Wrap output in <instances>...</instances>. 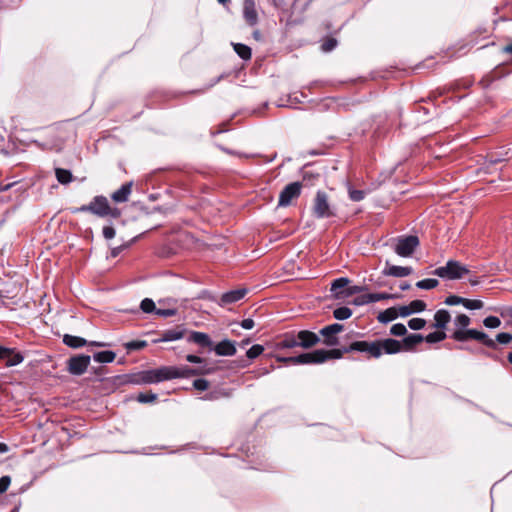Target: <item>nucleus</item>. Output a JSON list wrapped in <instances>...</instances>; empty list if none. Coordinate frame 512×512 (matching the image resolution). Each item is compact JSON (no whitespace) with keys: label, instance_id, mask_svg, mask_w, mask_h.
I'll list each match as a JSON object with an SVG mask.
<instances>
[{"label":"nucleus","instance_id":"nucleus-1","mask_svg":"<svg viewBox=\"0 0 512 512\" xmlns=\"http://www.w3.org/2000/svg\"><path fill=\"white\" fill-rule=\"evenodd\" d=\"M345 352H363L367 353L369 357L379 358L383 353L396 354L401 351V343L398 340L387 338L384 340H376L373 342L368 341H355L348 347L344 348Z\"/></svg>","mask_w":512,"mask_h":512},{"label":"nucleus","instance_id":"nucleus-2","mask_svg":"<svg viewBox=\"0 0 512 512\" xmlns=\"http://www.w3.org/2000/svg\"><path fill=\"white\" fill-rule=\"evenodd\" d=\"M174 366H162L156 369L146 370L141 373V380L146 384L159 383L175 379Z\"/></svg>","mask_w":512,"mask_h":512},{"label":"nucleus","instance_id":"nucleus-3","mask_svg":"<svg viewBox=\"0 0 512 512\" xmlns=\"http://www.w3.org/2000/svg\"><path fill=\"white\" fill-rule=\"evenodd\" d=\"M469 272L465 265L455 260H449L445 266L438 267L433 274L450 280L460 279Z\"/></svg>","mask_w":512,"mask_h":512},{"label":"nucleus","instance_id":"nucleus-4","mask_svg":"<svg viewBox=\"0 0 512 512\" xmlns=\"http://www.w3.org/2000/svg\"><path fill=\"white\" fill-rule=\"evenodd\" d=\"M419 245V239L417 236H406L399 238L395 245V252L401 257H409L413 254L417 246Z\"/></svg>","mask_w":512,"mask_h":512},{"label":"nucleus","instance_id":"nucleus-5","mask_svg":"<svg viewBox=\"0 0 512 512\" xmlns=\"http://www.w3.org/2000/svg\"><path fill=\"white\" fill-rule=\"evenodd\" d=\"M313 211L316 217L326 218L333 215L330 205L328 203V197L325 192L318 191L314 199Z\"/></svg>","mask_w":512,"mask_h":512},{"label":"nucleus","instance_id":"nucleus-6","mask_svg":"<svg viewBox=\"0 0 512 512\" xmlns=\"http://www.w3.org/2000/svg\"><path fill=\"white\" fill-rule=\"evenodd\" d=\"M90 364V356L77 355L68 360V371L72 375H82Z\"/></svg>","mask_w":512,"mask_h":512},{"label":"nucleus","instance_id":"nucleus-7","mask_svg":"<svg viewBox=\"0 0 512 512\" xmlns=\"http://www.w3.org/2000/svg\"><path fill=\"white\" fill-rule=\"evenodd\" d=\"M301 193V184L293 182L288 184L280 193L278 205L285 207L288 206L294 198H297Z\"/></svg>","mask_w":512,"mask_h":512},{"label":"nucleus","instance_id":"nucleus-8","mask_svg":"<svg viewBox=\"0 0 512 512\" xmlns=\"http://www.w3.org/2000/svg\"><path fill=\"white\" fill-rule=\"evenodd\" d=\"M242 15L245 23L248 26L254 27L258 24L259 16L255 0L243 1Z\"/></svg>","mask_w":512,"mask_h":512},{"label":"nucleus","instance_id":"nucleus-9","mask_svg":"<svg viewBox=\"0 0 512 512\" xmlns=\"http://www.w3.org/2000/svg\"><path fill=\"white\" fill-rule=\"evenodd\" d=\"M311 353L312 364H320L329 359H339L346 353L343 349H332V350H324L318 349Z\"/></svg>","mask_w":512,"mask_h":512},{"label":"nucleus","instance_id":"nucleus-10","mask_svg":"<svg viewBox=\"0 0 512 512\" xmlns=\"http://www.w3.org/2000/svg\"><path fill=\"white\" fill-rule=\"evenodd\" d=\"M343 325L334 323L328 326H325L320 330V334L325 338V344L329 346H334L338 344V339L335 336L337 333L343 330Z\"/></svg>","mask_w":512,"mask_h":512},{"label":"nucleus","instance_id":"nucleus-11","mask_svg":"<svg viewBox=\"0 0 512 512\" xmlns=\"http://www.w3.org/2000/svg\"><path fill=\"white\" fill-rule=\"evenodd\" d=\"M296 337L298 338L299 347L308 349L320 342L319 336L311 331L302 330L296 333Z\"/></svg>","mask_w":512,"mask_h":512},{"label":"nucleus","instance_id":"nucleus-12","mask_svg":"<svg viewBox=\"0 0 512 512\" xmlns=\"http://www.w3.org/2000/svg\"><path fill=\"white\" fill-rule=\"evenodd\" d=\"M175 379L177 378H189L195 375H204L211 372V369H205L204 367L191 368L189 366H174Z\"/></svg>","mask_w":512,"mask_h":512},{"label":"nucleus","instance_id":"nucleus-13","mask_svg":"<svg viewBox=\"0 0 512 512\" xmlns=\"http://www.w3.org/2000/svg\"><path fill=\"white\" fill-rule=\"evenodd\" d=\"M108 199L105 196H95L91 201L92 214L104 218L107 217Z\"/></svg>","mask_w":512,"mask_h":512},{"label":"nucleus","instance_id":"nucleus-14","mask_svg":"<svg viewBox=\"0 0 512 512\" xmlns=\"http://www.w3.org/2000/svg\"><path fill=\"white\" fill-rule=\"evenodd\" d=\"M246 293L247 290L244 288L228 291L221 296L219 304L221 306H226L229 304L236 303L242 298H244Z\"/></svg>","mask_w":512,"mask_h":512},{"label":"nucleus","instance_id":"nucleus-15","mask_svg":"<svg viewBox=\"0 0 512 512\" xmlns=\"http://www.w3.org/2000/svg\"><path fill=\"white\" fill-rule=\"evenodd\" d=\"M413 269L411 267H403L390 265L388 262L386 263V267L383 270V274L386 276L393 277H406L412 273Z\"/></svg>","mask_w":512,"mask_h":512},{"label":"nucleus","instance_id":"nucleus-16","mask_svg":"<svg viewBox=\"0 0 512 512\" xmlns=\"http://www.w3.org/2000/svg\"><path fill=\"white\" fill-rule=\"evenodd\" d=\"M131 192L132 182L125 183L111 194V199L116 203H124L128 201Z\"/></svg>","mask_w":512,"mask_h":512},{"label":"nucleus","instance_id":"nucleus-17","mask_svg":"<svg viewBox=\"0 0 512 512\" xmlns=\"http://www.w3.org/2000/svg\"><path fill=\"white\" fill-rule=\"evenodd\" d=\"M185 334V329L178 326L174 329H168L161 333V336L155 342H170L181 339Z\"/></svg>","mask_w":512,"mask_h":512},{"label":"nucleus","instance_id":"nucleus-18","mask_svg":"<svg viewBox=\"0 0 512 512\" xmlns=\"http://www.w3.org/2000/svg\"><path fill=\"white\" fill-rule=\"evenodd\" d=\"M276 347L278 349H291L295 347H299L298 338L296 337V333H286L283 337L277 342Z\"/></svg>","mask_w":512,"mask_h":512},{"label":"nucleus","instance_id":"nucleus-19","mask_svg":"<svg viewBox=\"0 0 512 512\" xmlns=\"http://www.w3.org/2000/svg\"><path fill=\"white\" fill-rule=\"evenodd\" d=\"M424 341L421 334H409L401 343V351H413L415 346Z\"/></svg>","mask_w":512,"mask_h":512},{"label":"nucleus","instance_id":"nucleus-20","mask_svg":"<svg viewBox=\"0 0 512 512\" xmlns=\"http://www.w3.org/2000/svg\"><path fill=\"white\" fill-rule=\"evenodd\" d=\"M214 351L219 356H233L236 353V348L232 341L223 340L214 347Z\"/></svg>","mask_w":512,"mask_h":512},{"label":"nucleus","instance_id":"nucleus-21","mask_svg":"<svg viewBox=\"0 0 512 512\" xmlns=\"http://www.w3.org/2000/svg\"><path fill=\"white\" fill-rule=\"evenodd\" d=\"M311 353H303L298 356H291V357H277V361L284 362V363H290L294 365L298 364H312L311 360Z\"/></svg>","mask_w":512,"mask_h":512},{"label":"nucleus","instance_id":"nucleus-22","mask_svg":"<svg viewBox=\"0 0 512 512\" xmlns=\"http://www.w3.org/2000/svg\"><path fill=\"white\" fill-rule=\"evenodd\" d=\"M188 341L198 344L201 347H211L212 346V341H211L209 335L204 332H198V331L191 332L190 336L188 338Z\"/></svg>","mask_w":512,"mask_h":512},{"label":"nucleus","instance_id":"nucleus-23","mask_svg":"<svg viewBox=\"0 0 512 512\" xmlns=\"http://www.w3.org/2000/svg\"><path fill=\"white\" fill-rule=\"evenodd\" d=\"M350 280L346 277L335 279L331 284V292L336 299H342V291L348 287Z\"/></svg>","mask_w":512,"mask_h":512},{"label":"nucleus","instance_id":"nucleus-24","mask_svg":"<svg viewBox=\"0 0 512 512\" xmlns=\"http://www.w3.org/2000/svg\"><path fill=\"white\" fill-rule=\"evenodd\" d=\"M451 316L445 309L438 310L434 315V327L437 329H444L450 322Z\"/></svg>","mask_w":512,"mask_h":512},{"label":"nucleus","instance_id":"nucleus-25","mask_svg":"<svg viewBox=\"0 0 512 512\" xmlns=\"http://www.w3.org/2000/svg\"><path fill=\"white\" fill-rule=\"evenodd\" d=\"M477 330L475 329H457L452 334V338L459 342H464L469 339L476 340Z\"/></svg>","mask_w":512,"mask_h":512},{"label":"nucleus","instance_id":"nucleus-26","mask_svg":"<svg viewBox=\"0 0 512 512\" xmlns=\"http://www.w3.org/2000/svg\"><path fill=\"white\" fill-rule=\"evenodd\" d=\"M397 317H398L397 308L391 307V308H388V309L380 312L377 316V320L380 323H388V322L395 320Z\"/></svg>","mask_w":512,"mask_h":512},{"label":"nucleus","instance_id":"nucleus-27","mask_svg":"<svg viewBox=\"0 0 512 512\" xmlns=\"http://www.w3.org/2000/svg\"><path fill=\"white\" fill-rule=\"evenodd\" d=\"M116 354L113 351H100L93 355L94 361L98 363H111L114 361Z\"/></svg>","mask_w":512,"mask_h":512},{"label":"nucleus","instance_id":"nucleus-28","mask_svg":"<svg viewBox=\"0 0 512 512\" xmlns=\"http://www.w3.org/2000/svg\"><path fill=\"white\" fill-rule=\"evenodd\" d=\"M63 342H64V344H66L67 346L72 347V348H79L86 344L85 339L78 337V336L69 335V334L64 335Z\"/></svg>","mask_w":512,"mask_h":512},{"label":"nucleus","instance_id":"nucleus-29","mask_svg":"<svg viewBox=\"0 0 512 512\" xmlns=\"http://www.w3.org/2000/svg\"><path fill=\"white\" fill-rule=\"evenodd\" d=\"M234 51L243 60H249L252 56L251 48L245 44L233 43Z\"/></svg>","mask_w":512,"mask_h":512},{"label":"nucleus","instance_id":"nucleus-30","mask_svg":"<svg viewBox=\"0 0 512 512\" xmlns=\"http://www.w3.org/2000/svg\"><path fill=\"white\" fill-rule=\"evenodd\" d=\"M55 175L59 183L68 184L72 181L73 175L70 170H66L63 168H56Z\"/></svg>","mask_w":512,"mask_h":512},{"label":"nucleus","instance_id":"nucleus-31","mask_svg":"<svg viewBox=\"0 0 512 512\" xmlns=\"http://www.w3.org/2000/svg\"><path fill=\"white\" fill-rule=\"evenodd\" d=\"M476 340L481 342V343H483L488 348L497 349L496 341L491 339V338H489V336L486 333L482 332V331H478L477 332Z\"/></svg>","mask_w":512,"mask_h":512},{"label":"nucleus","instance_id":"nucleus-32","mask_svg":"<svg viewBox=\"0 0 512 512\" xmlns=\"http://www.w3.org/2000/svg\"><path fill=\"white\" fill-rule=\"evenodd\" d=\"M367 289H368L367 286H361V285L349 286L348 285V287L345 290H343L341 294H342L343 298H347V297H350L352 295L364 292Z\"/></svg>","mask_w":512,"mask_h":512},{"label":"nucleus","instance_id":"nucleus-33","mask_svg":"<svg viewBox=\"0 0 512 512\" xmlns=\"http://www.w3.org/2000/svg\"><path fill=\"white\" fill-rule=\"evenodd\" d=\"M352 315V310L346 306H342V307H339V308H336L334 311H333V316L337 319V320H346L348 319L350 316Z\"/></svg>","mask_w":512,"mask_h":512},{"label":"nucleus","instance_id":"nucleus-34","mask_svg":"<svg viewBox=\"0 0 512 512\" xmlns=\"http://www.w3.org/2000/svg\"><path fill=\"white\" fill-rule=\"evenodd\" d=\"M438 284H439V281L437 279L429 278V279H423V280L418 281L416 283V287L419 289L430 290V289L437 287Z\"/></svg>","mask_w":512,"mask_h":512},{"label":"nucleus","instance_id":"nucleus-35","mask_svg":"<svg viewBox=\"0 0 512 512\" xmlns=\"http://www.w3.org/2000/svg\"><path fill=\"white\" fill-rule=\"evenodd\" d=\"M23 356L18 353L11 350V354L5 358L6 360V366H16L20 364L23 361Z\"/></svg>","mask_w":512,"mask_h":512},{"label":"nucleus","instance_id":"nucleus-36","mask_svg":"<svg viewBox=\"0 0 512 512\" xmlns=\"http://www.w3.org/2000/svg\"><path fill=\"white\" fill-rule=\"evenodd\" d=\"M446 338V333L443 331H436L428 334L426 337H424V340L427 343H437Z\"/></svg>","mask_w":512,"mask_h":512},{"label":"nucleus","instance_id":"nucleus-37","mask_svg":"<svg viewBox=\"0 0 512 512\" xmlns=\"http://www.w3.org/2000/svg\"><path fill=\"white\" fill-rule=\"evenodd\" d=\"M140 308L144 313H155V310H157L155 303L150 298H145L141 301Z\"/></svg>","mask_w":512,"mask_h":512},{"label":"nucleus","instance_id":"nucleus-38","mask_svg":"<svg viewBox=\"0 0 512 512\" xmlns=\"http://www.w3.org/2000/svg\"><path fill=\"white\" fill-rule=\"evenodd\" d=\"M369 298H370L371 303H375V302L382 301V300L396 298V295L385 293V292L369 293Z\"/></svg>","mask_w":512,"mask_h":512},{"label":"nucleus","instance_id":"nucleus-39","mask_svg":"<svg viewBox=\"0 0 512 512\" xmlns=\"http://www.w3.org/2000/svg\"><path fill=\"white\" fill-rule=\"evenodd\" d=\"M263 351L264 347L262 345L255 344L250 349L247 350L246 356L252 360L260 356L263 353Z\"/></svg>","mask_w":512,"mask_h":512},{"label":"nucleus","instance_id":"nucleus-40","mask_svg":"<svg viewBox=\"0 0 512 512\" xmlns=\"http://www.w3.org/2000/svg\"><path fill=\"white\" fill-rule=\"evenodd\" d=\"M408 305L412 314L426 309V303L422 300H413Z\"/></svg>","mask_w":512,"mask_h":512},{"label":"nucleus","instance_id":"nucleus-41","mask_svg":"<svg viewBox=\"0 0 512 512\" xmlns=\"http://www.w3.org/2000/svg\"><path fill=\"white\" fill-rule=\"evenodd\" d=\"M349 198L354 202H359L364 199L365 192L363 190L354 189L352 187L348 188Z\"/></svg>","mask_w":512,"mask_h":512},{"label":"nucleus","instance_id":"nucleus-42","mask_svg":"<svg viewBox=\"0 0 512 512\" xmlns=\"http://www.w3.org/2000/svg\"><path fill=\"white\" fill-rule=\"evenodd\" d=\"M454 322L459 329H465L470 325L471 320L466 314H460L455 318Z\"/></svg>","mask_w":512,"mask_h":512},{"label":"nucleus","instance_id":"nucleus-43","mask_svg":"<svg viewBox=\"0 0 512 512\" xmlns=\"http://www.w3.org/2000/svg\"><path fill=\"white\" fill-rule=\"evenodd\" d=\"M426 325V321L423 318H412L408 321V327L412 330L423 329Z\"/></svg>","mask_w":512,"mask_h":512},{"label":"nucleus","instance_id":"nucleus-44","mask_svg":"<svg viewBox=\"0 0 512 512\" xmlns=\"http://www.w3.org/2000/svg\"><path fill=\"white\" fill-rule=\"evenodd\" d=\"M483 324L487 328H497L501 325V321L496 316H488L483 320Z\"/></svg>","mask_w":512,"mask_h":512},{"label":"nucleus","instance_id":"nucleus-45","mask_svg":"<svg viewBox=\"0 0 512 512\" xmlns=\"http://www.w3.org/2000/svg\"><path fill=\"white\" fill-rule=\"evenodd\" d=\"M390 333L394 336H404L407 333V328L402 323L392 325Z\"/></svg>","mask_w":512,"mask_h":512},{"label":"nucleus","instance_id":"nucleus-46","mask_svg":"<svg viewBox=\"0 0 512 512\" xmlns=\"http://www.w3.org/2000/svg\"><path fill=\"white\" fill-rule=\"evenodd\" d=\"M463 306L470 310H476L483 307V302L481 300H470L464 298Z\"/></svg>","mask_w":512,"mask_h":512},{"label":"nucleus","instance_id":"nucleus-47","mask_svg":"<svg viewBox=\"0 0 512 512\" xmlns=\"http://www.w3.org/2000/svg\"><path fill=\"white\" fill-rule=\"evenodd\" d=\"M157 399V395L149 392V393H140L137 396V401L140 403H151Z\"/></svg>","mask_w":512,"mask_h":512},{"label":"nucleus","instance_id":"nucleus-48","mask_svg":"<svg viewBox=\"0 0 512 512\" xmlns=\"http://www.w3.org/2000/svg\"><path fill=\"white\" fill-rule=\"evenodd\" d=\"M337 46V40L335 38H327L321 45V49L324 52H330Z\"/></svg>","mask_w":512,"mask_h":512},{"label":"nucleus","instance_id":"nucleus-49","mask_svg":"<svg viewBox=\"0 0 512 512\" xmlns=\"http://www.w3.org/2000/svg\"><path fill=\"white\" fill-rule=\"evenodd\" d=\"M444 303L446 305H449V306H454V305H459V304H462L464 303V298L463 297H460V296H457V295H450L448 296Z\"/></svg>","mask_w":512,"mask_h":512},{"label":"nucleus","instance_id":"nucleus-50","mask_svg":"<svg viewBox=\"0 0 512 512\" xmlns=\"http://www.w3.org/2000/svg\"><path fill=\"white\" fill-rule=\"evenodd\" d=\"M155 314L161 317H171L177 314V310L174 308L161 309L158 308L155 310Z\"/></svg>","mask_w":512,"mask_h":512},{"label":"nucleus","instance_id":"nucleus-51","mask_svg":"<svg viewBox=\"0 0 512 512\" xmlns=\"http://www.w3.org/2000/svg\"><path fill=\"white\" fill-rule=\"evenodd\" d=\"M511 341H512V334H510V333L502 332V333L497 334V336H496V342H498L500 344H508Z\"/></svg>","mask_w":512,"mask_h":512},{"label":"nucleus","instance_id":"nucleus-52","mask_svg":"<svg viewBox=\"0 0 512 512\" xmlns=\"http://www.w3.org/2000/svg\"><path fill=\"white\" fill-rule=\"evenodd\" d=\"M147 345L145 341H131L126 343V348L128 350H140Z\"/></svg>","mask_w":512,"mask_h":512},{"label":"nucleus","instance_id":"nucleus-53","mask_svg":"<svg viewBox=\"0 0 512 512\" xmlns=\"http://www.w3.org/2000/svg\"><path fill=\"white\" fill-rule=\"evenodd\" d=\"M209 386V383L206 379H196L194 382H193V387L197 390H200V391H204L208 388Z\"/></svg>","mask_w":512,"mask_h":512},{"label":"nucleus","instance_id":"nucleus-54","mask_svg":"<svg viewBox=\"0 0 512 512\" xmlns=\"http://www.w3.org/2000/svg\"><path fill=\"white\" fill-rule=\"evenodd\" d=\"M10 483H11V478L9 476H2L0 478V494L7 491Z\"/></svg>","mask_w":512,"mask_h":512},{"label":"nucleus","instance_id":"nucleus-55","mask_svg":"<svg viewBox=\"0 0 512 512\" xmlns=\"http://www.w3.org/2000/svg\"><path fill=\"white\" fill-rule=\"evenodd\" d=\"M353 302L357 306H362V305L371 303L370 298H369V293L356 297Z\"/></svg>","mask_w":512,"mask_h":512},{"label":"nucleus","instance_id":"nucleus-56","mask_svg":"<svg viewBox=\"0 0 512 512\" xmlns=\"http://www.w3.org/2000/svg\"><path fill=\"white\" fill-rule=\"evenodd\" d=\"M102 233L104 238L108 240L114 238L116 234L115 229L112 226H104Z\"/></svg>","mask_w":512,"mask_h":512},{"label":"nucleus","instance_id":"nucleus-57","mask_svg":"<svg viewBox=\"0 0 512 512\" xmlns=\"http://www.w3.org/2000/svg\"><path fill=\"white\" fill-rule=\"evenodd\" d=\"M108 216L115 219L119 218L121 216V210L117 207H111L109 204L107 209V217Z\"/></svg>","mask_w":512,"mask_h":512},{"label":"nucleus","instance_id":"nucleus-58","mask_svg":"<svg viewBox=\"0 0 512 512\" xmlns=\"http://www.w3.org/2000/svg\"><path fill=\"white\" fill-rule=\"evenodd\" d=\"M397 312L398 316L401 317H407L412 314L409 305L400 306L399 308H397Z\"/></svg>","mask_w":512,"mask_h":512},{"label":"nucleus","instance_id":"nucleus-59","mask_svg":"<svg viewBox=\"0 0 512 512\" xmlns=\"http://www.w3.org/2000/svg\"><path fill=\"white\" fill-rule=\"evenodd\" d=\"M128 247H129V243L112 248L111 256L114 258L117 257L124 249H126Z\"/></svg>","mask_w":512,"mask_h":512},{"label":"nucleus","instance_id":"nucleus-60","mask_svg":"<svg viewBox=\"0 0 512 512\" xmlns=\"http://www.w3.org/2000/svg\"><path fill=\"white\" fill-rule=\"evenodd\" d=\"M255 326L254 320L251 318H247L242 320L241 327L244 329H252Z\"/></svg>","mask_w":512,"mask_h":512},{"label":"nucleus","instance_id":"nucleus-61","mask_svg":"<svg viewBox=\"0 0 512 512\" xmlns=\"http://www.w3.org/2000/svg\"><path fill=\"white\" fill-rule=\"evenodd\" d=\"M93 207H91V202L87 205H82L81 207L75 208L73 210V213H79V212H90L92 213Z\"/></svg>","mask_w":512,"mask_h":512},{"label":"nucleus","instance_id":"nucleus-62","mask_svg":"<svg viewBox=\"0 0 512 512\" xmlns=\"http://www.w3.org/2000/svg\"><path fill=\"white\" fill-rule=\"evenodd\" d=\"M186 360L190 363H202L203 359L199 356L189 354L186 356Z\"/></svg>","mask_w":512,"mask_h":512},{"label":"nucleus","instance_id":"nucleus-63","mask_svg":"<svg viewBox=\"0 0 512 512\" xmlns=\"http://www.w3.org/2000/svg\"><path fill=\"white\" fill-rule=\"evenodd\" d=\"M11 354V349L0 346V359H4Z\"/></svg>","mask_w":512,"mask_h":512},{"label":"nucleus","instance_id":"nucleus-64","mask_svg":"<svg viewBox=\"0 0 512 512\" xmlns=\"http://www.w3.org/2000/svg\"><path fill=\"white\" fill-rule=\"evenodd\" d=\"M504 159L497 157L495 155H490L488 157V162L492 165L502 162Z\"/></svg>","mask_w":512,"mask_h":512}]
</instances>
